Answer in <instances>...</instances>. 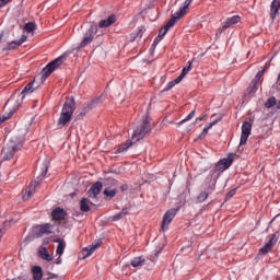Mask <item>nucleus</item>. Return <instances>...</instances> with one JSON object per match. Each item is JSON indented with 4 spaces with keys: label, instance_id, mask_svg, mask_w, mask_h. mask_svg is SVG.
<instances>
[{
    "label": "nucleus",
    "instance_id": "obj_1",
    "mask_svg": "<svg viewBox=\"0 0 280 280\" xmlns=\"http://www.w3.org/2000/svg\"><path fill=\"white\" fill-rule=\"evenodd\" d=\"M233 161H235V154L233 153H229L228 158L218 161L213 170L210 171L209 175L203 182L206 191H209V194H213V191H215V185H218L220 174H224V172H226V170L233 165Z\"/></svg>",
    "mask_w": 280,
    "mask_h": 280
},
{
    "label": "nucleus",
    "instance_id": "obj_2",
    "mask_svg": "<svg viewBox=\"0 0 280 280\" xmlns=\"http://www.w3.org/2000/svg\"><path fill=\"white\" fill-rule=\"evenodd\" d=\"M75 98L69 97L63 103V106L61 108V113L59 116V119L57 121V128L58 130H62L71 121V118L73 117V113H75Z\"/></svg>",
    "mask_w": 280,
    "mask_h": 280
},
{
    "label": "nucleus",
    "instance_id": "obj_3",
    "mask_svg": "<svg viewBox=\"0 0 280 280\" xmlns=\"http://www.w3.org/2000/svg\"><path fill=\"white\" fill-rule=\"evenodd\" d=\"M43 235H51V225L49 223L34 225L25 237L24 242L30 244V242L39 240V237H43Z\"/></svg>",
    "mask_w": 280,
    "mask_h": 280
},
{
    "label": "nucleus",
    "instance_id": "obj_4",
    "mask_svg": "<svg viewBox=\"0 0 280 280\" xmlns=\"http://www.w3.org/2000/svg\"><path fill=\"white\" fill-rule=\"evenodd\" d=\"M22 148L23 143L21 140H19V138H12L10 143H8L5 148L2 149L3 160L10 161V159H12V156H14L16 152H19V150Z\"/></svg>",
    "mask_w": 280,
    "mask_h": 280
},
{
    "label": "nucleus",
    "instance_id": "obj_5",
    "mask_svg": "<svg viewBox=\"0 0 280 280\" xmlns=\"http://www.w3.org/2000/svg\"><path fill=\"white\" fill-rule=\"evenodd\" d=\"M62 60H65V57L59 56L56 59L48 62L46 67L43 68V70L40 71L42 82H45V80H47V78H49L51 73L56 71V69H59V67L62 65Z\"/></svg>",
    "mask_w": 280,
    "mask_h": 280
},
{
    "label": "nucleus",
    "instance_id": "obj_6",
    "mask_svg": "<svg viewBox=\"0 0 280 280\" xmlns=\"http://www.w3.org/2000/svg\"><path fill=\"white\" fill-rule=\"evenodd\" d=\"M152 132V125L148 118H144L142 124L137 127L133 131L131 139H137V141H141V139H145V135H150Z\"/></svg>",
    "mask_w": 280,
    "mask_h": 280
},
{
    "label": "nucleus",
    "instance_id": "obj_7",
    "mask_svg": "<svg viewBox=\"0 0 280 280\" xmlns=\"http://www.w3.org/2000/svg\"><path fill=\"white\" fill-rule=\"evenodd\" d=\"M241 139H240V148L241 145H246L248 138L250 137V132H253V124L250 121H244L241 128Z\"/></svg>",
    "mask_w": 280,
    "mask_h": 280
},
{
    "label": "nucleus",
    "instance_id": "obj_8",
    "mask_svg": "<svg viewBox=\"0 0 280 280\" xmlns=\"http://www.w3.org/2000/svg\"><path fill=\"white\" fill-rule=\"evenodd\" d=\"M176 213H178V209L176 208H172L165 212L161 225L163 232L167 231L170 224H172V220L176 218Z\"/></svg>",
    "mask_w": 280,
    "mask_h": 280
},
{
    "label": "nucleus",
    "instance_id": "obj_9",
    "mask_svg": "<svg viewBox=\"0 0 280 280\" xmlns=\"http://www.w3.org/2000/svg\"><path fill=\"white\" fill-rule=\"evenodd\" d=\"M102 96H97L93 98L91 102L85 103L84 107L82 108V112L80 113L81 117H84L90 110H93V108H97L100 104H102Z\"/></svg>",
    "mask_w": 280,
    "mask_h": 280
},
{
    "label": "nucleus",
    "instance_id": "obj_10",
    "mask_svg": "<svg viewBox=\"0 0 280 280\" xmlns=\"http://www.w3.org/2000/svg\"><path fill=\"white\" fill-rule=\"evenodd\" d=\"M100 246H102V241H96L88 247H84L82 249L83 259L91 257V255H93V253H95V249L100 248Z\"/></svg>",
    "mask_w": 280,
    "mask_h": 280
},
{
    "label": "nucleus",
    "instance_id": "obj_11",
    "mask_svg": "<svg viewBox=\"0 0 280 280\" xmlns=\"http://www.w3.org/2000/svg\"><path fill=\"white\" fill-rule=\"evenodd\" d=\"M102 187H104V184H102V182L97 180L96 183H94L88 190L89 198H97V196H100V192L102 191Z\"/></svg>",
    "mask_w": 280,
    "mask_h": 280
},
{
    "label": "nucleus",
    "instance_id": "obj_12",
    "mask_svg": "<svg viewBox=\"0 0 280 280\" xmlns=\"http://www.w3.org/2000/svg\"><path fill=\"white\" fill-rule=\"evenodd\" d=\"M114 23H117V15L110 14L107 19L101 20L97 27L104 30L105 27H110V25H114Z\"/></svg>",
    "mask_w": 280,
    "mask_h": 280
},
{
    "label": "nucleus",
    "instance_id": "obj_13",
    "mask_svg": "<svg viewBox=\"0 0 280 280\" xmlns=\"http://www.w3.org/2000/svg\"><path fill=\"white\" fill-rule=\"evenodd\" d=\"M186 14L187 9L185 7H180L168 21L173 22V25H176V23H178V21H180V19H183V16Z\"/></svg>",
    "mask_w": 280,
    "mask_h": 280
},
{
    "label": "nucleus",
    "instance_id": "obj_14",
    "mask_svg": "<svg viewBox=\"0 0 280 280\" xmlns=\"http://www.w3.org/2000/svg\"><path fill=\"white\" fill-rule=\"evenodd\" d=\"M47 172H49V164L47 161H45L42 164L40 167V173L39 175L36 177V179L34 180V183H36L37 185H40V183H43V179L45 178V176H47Z\"/></svg>",
    "mask_w": 280,
    "mask_h": 280
},
{
    "label": "nucleus",
    "instance_id": "obj_15",
    "mask_svg": "<svg viewBox=\"0 0 280 280\" xmlns=\"http://www.w3.org/2000/svg\"><path fill=\"white\" fill-rule=\"evenodd\" d=\"M51 218L56 222H60L61 220H65V218H67V211H65V209L59 207L55 208L51 212Z\"/></svg>",
    "mask_w": 280,
    "mask_h": 280
},
{
    "label": "nucleus",
    "instance_id": "obj_16",
    "mask_svg": "<svg viewBox=\"0 0 280 280\" xmlns=\"http://www.w3.org/2000/svg\"><path fill=\"white\" fill-rule=\"evenodd\" d=\"M257 93V82L256 81H252L249 86L246 90L245 95L243 96V103L244 102H248L250 100V95Z\"/></svg>",
    "mask_w": 280,
    "mask_h": 280
},
{
    "label": "nucleus",
    "instance_id": "obj_17",
    "mask_svg": "<svg viewBox=\"0 0 280 280\" xmlns=\"http://www.w3.org/2000/svg\"><path fill=\"white\" fill-rule=\"evenodd\" d=\"M37 255L40 259H44V261H54L51 254H49V249L45 246L38 248Z\"/></svg>",
    "mask_w": 280,
    "mask_h": 280
},
{
    "label": "nucleus",
    "instance_id": "obj_18",
    "mask_svg": "<svg viewBox=\"0 0 280 280\" xmlns=\"http://www.w3.org/2000/svg\"><path fill=\"white\" fill-rule=\"evenodd\" d=\"M132 140L128 139L125 143L120 144L115 151L114 154H121L124 152H128L130 148H132Z\"/></svg>",
    "mask_w": 280,
    "mask_h": 280
},
{
    "label": "nucleus",
    "instance_id": "obj_19",
    "mask_svg": "<svg viewBox=\"0 0 280 280\" xmlns=\"http://www.w3.org/2000/svg\"><path fill=\"white\" fill-rule=\"evenodd\" d=\"M240 21H242V16L240 15H233L231 18H228L224 23V27L223 28H229L231 27V25H237V23H240Z\"/></svg>",
    "mask_w": 280,
    "mask_h": 280
},
{
    "label": "nucleus",
    "instance_id": "obj_20",
    "mask_svg": "<svg viewBox=\"0 0 280 280\" xmlns=\"http://www.w3.org/2000/svg\"><path fill=\"white\" fill-rule=\"evenodd\" d=\"M34 81H31V82H28L25 86H24V89L22 90V92H21V94H20V97H21V100H20V102L22 103L23 102V100H25V93H34Z\"/></svg>",
    "mask_w": 280,
    "mask_h": 280
},
{
    "label": "nucleus",
    "instance_id": "obj_21",
    "mask_svg": "<svg viewBox=\"0 0 280 280\" xmlns=\"http://www.w3.org/2000/svg\"><path fill=\"white\" fill-rule=\"evenodd\" d=\"M276 108L280 110V101L277 103V97L270 96L267 102L265 103L266 108Z\"/></svg>",
    "mask_w": 280,
    "mask_h": 280
},
{
    "label": "nucleus",
    "instance_id": "obj_22",
    "mask_svg": "<svg viewBox=\"0 0 280 280\" xmlns=\"http://www.w3.org/2000/svg\"><path fill=\"white\" fill-rule=\"evenodd\" d=\"M19 106H21V100L15 101L14 107L2 115L5 121H8V119H10L14 115V113H16V109L19 108Z\"/></svg>",
    "mask_w": 280,
    "mask_h": 280
},
{
    "label": "nucleus",
    "instance_id": "obj_23",
    "mask_svg": "<svg viewBox=\"0 0 280 280\" xmlns=\"http://www.w3.org/2000/svg\"><path fill=\"white\" fill-rule=\"evenodd\" d=\"M103 194L105 196V200H113V198H115V196H117V189L107 187L104 189Z\"/></svg>",
    "mask_w": 280,
    "mask_h": 280
},
{
    "label": "nucleus",
    "instance_id": "obj_24",
    "mask_svg": "<svg viewBox=\"0 0 280 280\" xmlns=\"http://www.w3.org/2000/svg\"><path fill=\"white\" fill-rule=\"evenodd\" d=\"M32 275H33V280H40V279H43V267H40V266H33L32 267Z\"/></svg>",
    "mask_w": 280,
    "mask_h": 280
},
{
    "label": "nucleus",
    "instance_id": "obj_25",
    "mask_svg": "<svg viewBox=\"0 0 280 280\" xmlns=\"http://www.w3.org/2000/svg\"><path fill=\"white\" fill-rule=\"evenodd\" d=\"M174 22H171L168 20V22L159 31V35L160 38H163L165 36V34H167V32H170V30H172V27H174Z\"/></svg>",
    "mask_w": 280,
    "mask_h": 280
},
{
    "label": "nucleus",
    "instance_id": "obj_26",
    "mask_svg": "<svg viewBox=\"0 0 280 280\" xmlns=\"http://www.w3.org/2000/svg\"><path fill=\"white\" fill-rule=\"evenodd\" d=\"M97 30H98L97 24H91L89 30L84 33V36H86L88 38L94 39L95 38V34H97Z\"/></svg>",
    "mask_w": 280,
    "mask_h": 280
},
{
    "label": "nucleus",
    "instance_id": "obj_27",
    "mask_svg": "<svg viewBox=\"0 0 280 280\" xmlns=\"http://www.w3.org/2000/svg\"><path fill=\"white\" fill-rule=\"evenodd\" d=\"M54 242H55L56 244H58V245H57L56 254L61 257V255H65V246H66V244H65V242H62L60 238H55Z\"/></svg>",
    "mask_w": 280,
    "mask_h": 280
},
{
    "label": "nucleus",
    "instance_id": "obj_28",
    "mask_svg": "<svg viewBox=\"0 0 280 280\" xmlns=\"http://www.w3.org/2000/svg\"><path fill=\"white\" fill-rule=\"evenodd\" d=\"M80 210L83 213H89V211H91V206L89 205V199L86 198H82L80 201Z\"/></svg>",
    "mask_w": 280,
    "mask_h": 280
},
{
    "label": "nucleus",
    "instance_id": "obj_29",
    "mask_svg": "<svg viewBox=\"0 0 280 280\" xmlns=\"http://www.w3.org/2000/svg\"><path fill=\"white\" fill-rule=\"evenodd\" d=\"M144 264H145V258H143L142 256L135 257L131 260L132 268H139V266H143Z\"/></svg>",
    "mask_w": 280,
    "mask_h": 280
},
{
    "label": "nucleus",
    "instance_id": "obj_30",
    "mask_svg": "<svg viewBox=\"0 0 280 280\" xmlns=\"http://www.w3.org/2000/svg\"><path fill=\"white\" fill-rule=\"evenodd\" d=\"M277 242H279V234L278 233L270 234L269 241L267 242V244L270 245L271 248H273L277 245Z\"/></svg>",
    "mask_w": 280,
    "mask_h": 280
},
{
    "label": "nucleus",
    "instance_id": "obj_31",
    "mask_svg": "<svg viewBox=\"0 0 280 280\" xmlns=\"http://www.w3.org/2000/svg\"><path fill=\"white\" fill-rule=\"evenodd\" d=\"M196 117V109H192L187 117L182 119L179 122H177V126H183V124H187V121H190V119H194Z\"/></svg>",
    "mask_w": 280,
    "mask_h": 280
},
{
    "label": "nucleus",
    "instance_id": "obj_32",
    "mask_svg": "<svg viewBox=\"0 0 280 280\" xmlns=\"http://www.w3.org/2000/svg\"><path fill=\"white\" fill-rule=\"evenodd\" d=\"M209 194H211L209 190L201 191L197 197L198 202H205L209 198Z\"/></svg>",
    "mask_w": 280,
    "mask_h": 280
},
{
    "label": "nucleus",
    "instance_id": "obj_33",
    "mask_svg": "<svg viewBox=\"0 0 280 280\" xmlns=\"http://www.w3.org/2000/svg\"><path fill=\"white\" fill-rule=\"evenodd\" d=\"M192 65H194V61H191V60H189L187 63H186V67H184L183 69H182V74L183 75H187V73H189L190 72V70L192 69Z\"/></svg>",
    "mask_w": 280,
    "mask_h": 280
},
{
    "label": "nucleus",
    "instance_id": "obj_34",
    "mask_svg": "<svg viewBox=\"0 0 280 280\" xmlns=\"http://www.w3.org/2000/svg\"><path fill=\"white\" fill-rule=\"evenodd\" d=\"M24 30L30 34L36 30V23L34 22H28L25 24Z\"/></svg>",
    "mask_w": 280,
    "mask_h": 280
},
{
    "label": "nucleus",
    "instance_id": "obj_35",
    "mask_svg": "<svg viewBox=\"0 0 280 280\" xmlns=\"http://www.w3.org/2000/svg\"><path fill=\"white\" fill-rule=\"evenodd\" d=\"M272 250V247L266 243L260 249L259 253L260 255H268L269 252Z\"/></svg>",
    "mask_w": 280,
    "mask_h": 280
},
{
    "label": "nucleus",
    "instance_id": "obj_36",
    "mask_svg": "<svg viewBox=\"0 0 280 280\" xmlns=\"http://www.w3.org/2000/svg\"><path fill=\"white\" fill-rule=\"evenodd\" d=\"M12 49H18L16 42L14 40L9 43L8 46L2 49V51H12Z\"/></svg>",
    "mask_w": 280,
    "mask_h": 280
},
{
    "label": "nucleus",
    "instance_id": "obj_37",
    "mask_svg": "<svg viewBox=\"0 0 280 280\" xmlns=\"http://www.w3.org/2000/svg\"><path fill=\"white\" fill-rule=\"evenodd\" d=\"M265 73H266V70H260V71H258L252 82H256V84H258V83H259V80H261V78H264V74H265Z\"/></svg>",
    "mask_w": 280,
    "mask_h": 280
},
{
    "label": "nucleus",
    "instance_id": "obj_38",
    "mask_svg": "<svg viewBox=\"0 0 280 280\" xmlns=\"http://www.w3.org/2000/svg\"><path fill=\"white\" fill-rule=\"evenodd\" d=\"M173 86H176L174 81H170L161 91V93H167V91H172Z\"/></svg>",
    "mask_w": 280,
    "mask_h": 280
},
{
    "label": "nucleus",
    "instance_id": "obj_39",
    "mask_svg": "<svg viewBox=\"0 0 280 280\" xmlns=\"http://www.w3.org/2000/svg\"><path fill=\"white\" fill-rule=\"evenodd\" d=\"M235 194H237V188H233L230 191H228L225 196V202H229V200L233 198Z\"/></svg>",
    "mask_w": 280,
    "mask_h": 280
},
{
    "label": "nucleus",
    "instance_id": "obj_40",
    "mask_svg": "<svg viewBox=\"0 0 280 280\" xmlns=\"http://www.w3.org/2000/svg\"><path fill=\"white\" fill-rule=\"evenodd\" d=\"M93 43V38L83 36L80 47H86V45Z\"/></svg>",
    "mask_w": 280,
    "mask_h": 280
},
{
    "label": "nucleus",
    "instance_id": "obj_41",
    "mask_svg": "<svg viewBox=\"0 0 280 280\" xmlns=\"http://www.w3.org/2000/svg\"><path fill=\"white\" fill-rule=\"evenodd\" d=\"M25 40H27V35H22L19 40H14L15 47H21Z\"/></svg>",
    "mask_w": 280,
    "mask_h": 280
},
{
    "label": "nucleus",
    "instance_id": "obj_42",
    "mask_svg": "<svg viewBox=\"0 0 280 280\" xmlns=\"http://www.w3.org/2000/svg\"><path fill=\"white\" fill-rule=\"evenodd\" d=\"M22 198L23 200H30V198H32V185L26 188V191Z\"/></svg>",
    "mask_w": 280,
    "mask_h": 280
},
{
    "label": "nucleus",
    "instance_id": "obj_43",
    "mask_svg": "<svg viewBox=\"0 0 280 280\" xmlns=\"http://www.w3.org/2000/svg\"><path fill=\"white\" fill-rule=\"evenodd\" d=\"M121 218H124L121 212H118L112 217V222H119V220H121Z\"/></svg>",
    "mask_w": 280,
    "mask_h": 280
},
{
    "label": "nucleus",
    "instance_id": "obj_44",
    "mask_svg": "<svg viewBox=\"0 0 280 280\" xmlns=\"http://www.w3.org/2000/svg\"><path fill=\"white\" fill-rule=\"evenodd\" d=\"M161 40H163V38L159 35L154 38L152 44L153 49H156V46L159 45V43H161Z\"/></svg>",
    "mask_w": 280,
    "mask_h": 280
},
{
    "label": "nucleus",
    "instance_id": "obj_45",
    "mask_svg": "<svg viewBox=\"0 0 280 280\" xmlns=\"http://www.w3.org/2000/svg\"><path fill=\"white\" fill-rule=\"evenodd\" d=\"M185 78V74H183L182 72H180V74L175 79V80H173V82L175 83V84H180V82H183V79Z\"/></svg>",
    "mask_w": 280,
    "mask_h": 280
},
{
    "label": "nucleus",
    "instance_id": "obj_46",
    "mask_svg": "<svg viewBox=\"0 0 280 280\" xmlns=\"http://www.w3.org/2000/svg\"><path fill=\"white\" fill-rule=\"evenodd\" d=\"M192 2H194V0H185L182 8L189 10V5H191Z\"/></svg>",
    "mask_w": 280,
    "mask_h": 280
},
{
    "label": "nucleus",
    "instance_id": "obj_47",
    "mask_svg": "<svg viewBox=\"0 0 280 280\" xmlns=\"http://www.w3.org/2000/svg\"><path fill=\"white\" fill-rule=\"evenodd\" d=\"M106 174H116V176H119V174H121V172H119L115 168H109L108 171H106Z\"/></svg>",
    "mask_w": 280,
    "mask_h": 280
},
{
    "label": "nucleus",
    "instance_id": "obj_48",
    "mask_svg": "<svg viewBox=\"0 0 280 280\" xmlns=\"http://www.w3.org/2000/svg\"><path fill=\"white\" fill-rule=\"evenodd\" d=\"M224 30H228V28H224V22H223L222 27H219L217 31V36H221V34H224Z\"/></svg>",
    "mask_w": 280,
    "mask_h": 280
},
{
    "label": "nucleus",
    "instance_id": "obj_49",
    "mask_svg": "<svg viewBox=\"0 0 280 280\" xmlns=\"http://www.w3.org/2000/svg\"><path fill=\"white\" fill-rule=\"evenodd\" d=\"M209 130L203 128L202 132L199 135V139H205V137H207Z\"/></svg>",
    "mask_w": 280,
    "mask_h": 280
},
{
    "label": "nucleus",
    "instance_id": "obj_50",
    "mask_svg": "<svg viewBox=\"0 0 280 280\" xmlns=\"http://www.w3.org/2000/svg\"><path fill=\"white\" fill-rule=\"evenodd\" d=\"M50 242H51V237H45V238H43V246L49 245Z\"/></svg>",
    "mask_w": 280,
    "mask_h": 280
},
{
    "label": "nucleus",
    "instance_id": "obj_51",
    "mask_svg": "<svg viewBox=\"0 0 280 280\" xmlns=\"http://www.w3.org/2000/svg\"><path fill=\"white\" fill-rule=\"evenodd\" d=\"M214 126H215V121H211V122H209V124L205 127V129H206V130H211Z\"/></svg>",
    "mask_w": 280,
    "mask_h": 280
},
{
    "label": "nucleus",
    "instance_id": "obj_52",
    "mask_svg": "<svg viewBox=\"0 0 280 280\" xmlns=\"http://www.w3.org/2000/svg\"><path fill=\"white\" fill-rule=\"evenodd\" d=\"M213 117H215V115L211 116L212 121H215V124H220V121H222V116H219L218 118L213 119Z\"/></svg>",
    "mask_w": 280,
    "mask_h": 280
},
{
    "label": "nucleus",
    "instance_id": "obj_53",
    "mask_svg": "<svg viewBox=\"0 0 280 280\" xmlns=\"http://www.w3.org/2000/svg\"><path fill=\"white\" fill-rule=\"evenodd\" d=\"M8 3H10V0H0V8H4Z\"/></svg>",
    "mask_w": 280,
    "mask_h": 280
},
{
    "label": "nucleus",
    "instance_id": "obj_54",
    "mask_svg": "<svg viewBox=\"0 0 280 280\" xmlns=\"http://www.w3.org/2000/svg\"><path fill=\"white\" fill-rule=\"evenodd\" d=\"M120 213L122 214V218H124L125 215H128V208H127V207L122 208L121 211H120Z\"/></svg>",
    "mask_w": 280,
    "mask_h": 280
},
{
    "label": "nucleus",
    "instance_id": "obj_55",
    "mask_svg": "<svg viewBox=\"0 0 280 280\" xmlns=\"http://www.w3.org/2000/svg\"><path fill=\"white\" fill-rule=\"evenodd\" d=\"M120 191H128V184H122L120 186Z\"/></svg>",
    "mask_w": 280,
    "mask_h": 280
},
{
    "label": "nucleus",
    "instance_id": "obj_56",
    "mask_svg": "<svg viewBox=\"0 0 280 280\" xmlns=\"http://www.w3.org/2000/svg\"><path fill=\"white\" fill-rule=\"evenodd\" d=\"M271 60L272 59H270L269 61H267L266 63H265V67H264V69L262 70H267V69H270V62H271Z\"/></svg>",
    "mask_w": 280,
    "mask_h": 280
},
{
    "label": "nucleus",
    "instance_id": "obj_57",
    "mask_svg": "<svg viewBox=\"0 0 280 280\" xmlns=\"http://www.w3.org/2000/svg\"><path fill=\"white\" fill-rule=\"evenodd\" d=\"M58 279V275L51 273L46 280Z\"/></svg>",
    "mask_w": 280,
    "mask_h": 280
},
{
    "label": "nucleus",
    "instance_id": "obj_58",
    "mask_svg": "<svg viewBox=\"0 0 280 280\" xmlns=\"http://www.w3.org/2000/svg\"><path fill=\"white\" fill-rule=\"evenodd\" d=\"M56 264H57L58 266H60V264H62V258H60V257L57 258V259H56Z\"/></svg>",
    "mask_w": 280,
    "mask_h": 280
},
{
    "label": "nucleus",
    "instance_id": "obj_59",
    "mask_svg": "<svg viewBox=\"0 0 280 280\" xmlns=\"http://www.w3.org/2000/svg\"><path fill=\"white\" fill-rule=\"evenodd\" d=\"M3 121H5V118H4V116L1 115L0 116V125L3 124Z\"/></svg>",
    "mask_w": 280,
    "mask_h": 280
},
{
    "label": "nucleus",
    "instance_id": "obj_60",
    "mask_svg": "<svg viewBox=\"0 0 280 280\" xmlns=\"http://www.w3.org/2000/svg\"><path fill=\"white\" fill-rule=\"evenodd\" d=\"M3 40V34H0V43Z\"/></svg>",
    "mask_w": 280,
    "mask_h": 280
},
{
    "label": "nucleus",
    "instance_id": "obj_61",
    "mask_svg": "<svg viewBox=\"0 0 280 280\" xmlns=\"http://www.w3.org/2000/svg\"><path fill=\"white\" fill-rule=\"evenodd\" d=\"M198 119H199V121H202V117L197 118V121H198Z\"/></svg>",
    "mask_w": 280,
    "mask_h": 280
},
{
    "label": "nucleus",
    "instance_id": "obj_62",
    "mask_svg": "<svg viewBox=\"0 0 280 280\" xmlns=\"http://www.w3.org/2000/svg\"><path fill=\"white\" fill-rule=\"evenodd\" d=\"M276 219H277V217H275V218L271 220V223L275 222Z\"/></svg>",
    "mask_w": 280,
    "mask_h": 280
}]
</instances>
